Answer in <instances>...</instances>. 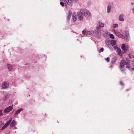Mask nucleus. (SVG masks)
<instances>
[{"instance_id": "obj_29", "label": "nucleus", "mask_w": 134, "mask_h": 134, "mask_svg": "<svg viewBox=\"0 0 134 134\" xmlns=\"http://www.w3.org/2000/svg\"><path fill=\"white\" fill-rule=\"evenodd\" d=\"M118 26V25L117 24H114L113 25V28H115L117 27Z\"/></svg>"}, {"instance_id": "obj_37", "label": "nucleus", "mask_w": 134, "mask_h": 134, "mask_svg": "<svg viewBox=\"0 0 134 134\" xmlns=\"http://www.w3.org/2000/svg\"><path fill=\"white\" fill-rule=\"evenodd\" d=\"M13 100H9V103L10 104L12 103Z\"/></svg>"}, {"instance_id": "obj_3", "label": "nucleus", "mask_w": 134, "mask_h": 134, "mask_svg": "<svg viewBox=\"0 0 134 134\" xmlns=\"http://www.w3.org/2000/svg\"><path fill=\"white\" fill-rule=\"evenodd\" d=\"M82 33L84 35H94V31H88L86 29H85L82 31Z\"/></svg>"}, {"instance_id": "obj_1", "label": "nucleus", "mask_w": 134, "mask_h": 134, "mask_svg": "<svg viewBox=\"0 0 134 134\" xmlns=\"http://www.w3.org/2000/svg\"><path fill=\"white\" fill-rule=\"evenodd\" d=\"M61 1L60 4L63 7L64 5L65 4H67L70 6H72L73 5V3L77 2L78 0H60Z\"/></svg>"}, {"instance_id": "obj_24", "label": "nucleus", "mask_w": 134, "mask_h": 134, "mask_svg": "<svg viewBox=\"0 0 134 134\" xmlns=\"http://www.w3.org/2000/svg\"><path fill=\"white\" fill-rule=\"evenodd\" d=\"M117 60V58L115 57H114L112 59L111 63H115Z\"/></svg>"}, {"instance_id": "obj_11", "label": "nucleus", "mask_w": 134, "mask_h": 134, "mask_svg": "<svg viewBox=\"0 0 134 134\" xmlns=\"http://www.w3.org/2000/svg\"><path fill=\"white\" fill-rule=\"evenodd\" d=\"M124 15L123 14H121L119 16V20L122 22H123L124 21Z\"/></svg>"}, {"instance_id": "obj_5", "label": "nucleus", "mask_w": 134, "mask_h": 134, "mask_svg": "<svg viewBox=\"0 0 134 134\" xmlns=\"http://www.w3.org/2000/svg\"><path fill=\"white\" fill-rule=\"evenodd\" d=\"M77 16L78 19L80 20H82L83 19L84 16L81 11H78L77 13Z\"/></svg>"}, {"instance_id": "obj_33", "label": "nucleus", "mask_w": 134, "mask_h": 134, "mask_svg": "<svg viewBox=\"0 0 134 134\" xmlns=\"http://www.w3.org/2000/svg\"><path fill=\"white\" fill-rule=\"evenodd\" d=\"M105 59L108 62H109L110 61L109 58V57H107V58H105Z\"/></svg>"}, {"instance_id": "obj_9", "label": "nucleus", "mask_w": 134, "mask_h": 134, "mask_svg": "<svg viewBox=\"0 0 134 134\" xmlns=\"http://www.w3.org/2000/svg\"><path fill=\"white\" fill-rule=\"evenodd\" d=\"M9 83L7 82H4L2 85V88L3 89H5L7 88L9 86Z\"/></svg>"}, {"instance_id": "obj_34", "label": "nucleus", "mask_w": 134, "mask_h": 134, "mask_svg": "<svg viewBox=\"0 0 134 134\" xmlns=\"http://www.w3.org/2000/svg\"><path fill=\"white\" fill-rule=\"evenodd\" d=\"M3 115V114L2 113V110H0V116H2Z\"/></svg>"}, {"instance_id": "obj_40", "label": "nucleus", "mask_w": 134, "mask_h": 134, "mask_svg": "<svg viewBox=\"0 0 134 134\" xmlns=\"http://www.w3.org/2000/svg\"><path fill=\"white\" fill-rule=\"evenodd\" d=\"M15 129H17V127H15Z\"/></svg>"}, {"instance_id": "obj_6", "label": "nucleus", "mask_w": 134, "mask_h": 134, "mask_svg": "<svg viewBox=\"0 0 134 134\" xmlns=\"http://www.w3.org/2000/svg\"><path fill=\"white\" fill-rule=\"evenodd\" d=\"M13 109V107L10 106L6 108L4 110V112L5 113H9Z\"/></svg>"}, {"instance_id": "obj_15", "label": "nucleus", "mask_w": 134, "mask_h": 134, "mask_svg": "<svg viewBox=\"0 0 134 134\" xmlns=\"http://www.w3.org/2000/svg\"><path fill=\"white\" fill-rule=\"evenodd\" d=\"M125 61L124 60H122L120 64V68L123 67L125 64Z\"/></svg>"}, {"instance_id": "obj_22", "label": "nucleus", "mask_w": 134, "mask_h": 134, "mask_svg": "<svg viewBox=\"0 0 134 134\" xmlns=\"http://www.w3.org/2000/svg\"><path fill=\"white\" fill-rule=\"evenodd\" d=\"M10 95L9 94H6L4 96L3 99L4 100H7L8 98H9Z\"/></svg>"}, {"instance_id": "obj_13", "label": "nucleus", "mask_w": 134, "mask_h": 134, "mask_svg": "<svg viewBox=\"0 0 134 134\" xmlns=\"http://www.w3.org/2000/svg\"><path fill=\"white\" fill-rule=\"evenodd\" d=\"M111 40H105V42L107 45V47H109V45L111 44Z\"/></svg>"}, {"instance_id": "obj_10", "label": "nucleus", "mask_w": 134, "mask_h": 134, "mask_svg": "<svg viewBox=\"0 0 134 134\" xmlns=\"http://www.w3.org/2000/svg\"><path fill=\"white\" fill-rule=\"evenodd\" d=\"M112 6L111 5H108L107 7V13H110L111 12Z\"/></svg>"}, {"instance_id": "obj_26", "label": "nucleus", "mask_w": 134, "mask_h": 134, "mask_svg": "<svg viewBox=\"0 0 134 134\" xmlns=\"http://www.w3.org/2000/svg\"><path fill=\"white\" fill-rule=\"evenodd\" d=\"M126 38V41H128L129 40V35L128 33H127L125 35Z\"/></svg>"}, {"instance_id": "obj_31", "label": "nucleus", "mask_w": 134, "mask_h": 134, "mask_svg": "<svg viewBox=\"0 0 134 134\" xmlns=\"http://www.w3.org/2000/svg\"><path fill=\"white\" fill-rule=\"evenodd\" d=\"M122 68H120V69L121 70V71L123 73H124L125 74H126V73L125 72V70L122 69Z\"/></svg>"}, {"instance_id": "obj_19", "label": "nucleus", "mask_w": 134, "mask_h": 134, "mask_svg": "<svg viewBox=\"0 0 134 134\" xmlns=\"http://www.w3.org/2000/svg\"><path fill=\"white\" fill-rule=\"evenodd\" d=\"M118 37L122 38H125V37L122 34L119 33V32H118L117 34L116 35Z\"/></svg>"}, {"instance_id": "obj_32", "label": "nucleus", "mask_w": 134, "mask_h": 134, "mask_svg": "<svg viewBox=\"0 0 134 134\" xmlns=\"http://www.w3.org/2000/svg\"><path fill=\"white\" fill-rule=\"evenodd\" d=\"M3 125V122L0 121V128Z\"/></svg>"}, {"instance_id": "obj_16", "label": "nucleus", "mask_w": 134, "mask_h": 134, "mask_svg": "<svg viewBox=\"0 0 134 134\" xmlns=\"http://www.w3.org/2000/svg\"><path fill=\"white\" fill-rule=\"evenodd\" d=\"M17 123V122H16L15 120H13L10 126L11 127H14L16 125Z\"/></svg>"}, {"instance_id": "obj_36", "label": "nucleus", "mask_w": 134, "mask_h": 134, "mask_svg": "<svg viewBox=\"0 0 134 134\" xmlns=\"http://www.w3.org/2000/svg\"><path fill=\"white\" fill-rule=\"evenodd\" d=\"M104 50V49L103 48H101L100 49V51L102 52H103V51Z\"/></svg>"}, {"instance_id": "obj_25", "label": "nucleus", "mask_w": 134, "mask_h": 134, "mask_svg": "<svg viewBox=\"0 0 134 134\" xmlns=\"http://www.w3.org/2000/svg\"><path fill=\"white\" fill-rule=\"evenodd\" d=\"M117 52L118 54L119 55L121 54V50L120 48H117Z\"/></svg>"}, {"instance_id": "obj_27", "label": "nucleus", "mask_w": 134, "mask_h": 134, "mask_svg": "<svg viewBox=\"0 0 134 134\" xmlns=\"http://www.w3.org/2000/svg\"><path fill=\"white\" fill-rule=\"evenodd\" d=\"M109 36L112 39H114V36L113 34H109Z\"/></svg>"}, {"instance_id": "obj_2", "label": "nucleus", "mask_w": 134, "mask_h": 134, "mask_svg": "<svg viewBox=\"0 0 134 134\" xmlns=\"http://www.w3.org/2000/svg\"><path fill=\"white\" fill-rule=\"evenodd\" d=\"M83 13V15L86 17L90 18L92 16L90 12L88 10L82 8L80 10Z\"/></svg>"}, {"instance_id": "obj_39", "label": "nucleus", "mask_w": 134, "mask_h": 134, "mask_svg": "<svg viewBox=\"0 0 134 134\" xmlns=\"http://www.w3.org/2000/svg\"><path fill=\"white\" fill-rule=\"evenodd\" d=\"M132 10L133 11V13H134V8H133L132 9Z\"/></svg>"}, {"instance_id": "obj_42", "label": "nucleus", "mask_w": 134, "mask_h": 134, "mask_svg": "<svg viewBox=\"0 0 134 134\" xmlns=\"http://www.w3.org/2000/svg\"><path fill=\"white\" fill-rule=\"evenodd\" d=\"M80 37H82V36H80Z\"/></svg>"}, {"instance_id": "obj_8", "label": "nucleus", "mask_w": 134, "mask_h": 134, "mask_svg": "<svg viewBox=\"0 0 134 134\" xmlns=\"http://www.w3.org/2000/svg\"><path fill=\"white\" fill-rule=\"evenodd\" d=\"M12 119V118H11L9 121H8L2 127V129H4L7 127L11 122Z\"/></svg>"}, {"instance_id": "obj_41", "label": "nucleus", "mask_w": 134, "mask_h": 134, "mask_svg": "<svg viewBox=\"0 0 134 134\" xmlns=\"http://www.w3.org/2000/svg\"><path fill=\"white\" fill-rule=\"evenodd\" d=\"M128 90H128V89H127V90H126V91H128Z\"/></svg>"}, {"instance_id": "obj_17", "label": "nucleus", "mask_w": 134, "mask_h": 134, "mask_svg": "<svg viewBox=\"0 0 134 134\" xmlns=\"http://www.w3.org/2000/svg\"><path fill=\"white\" fill-rule=\"evenodd\" d=\"M72 15V12L71 10H69L68 12L67 16V19L69 20Z\"/></svg>"}, {"instance_id": "obj_20", "label": "nucleus", "mask_w": 134, "mask_h": 134, "mask_svg": "<svg viewBox=\"0 0 134 134\" xmlns=\"http://www.w3.org/2000/svg\"><path fill=\"white\" fill-rule=\"evenodd\" d=\"M76 14L75 12H74L73 13L72 15V19L74 21H75L77 20L76 18Z\"/></svg>"}, {"instance_id": "obj_28", "label": "nucleus", "mask_w": 134, "mask_h": 134, "mask_svg": "<svg viewBox=\"0 0 134 134\" xmlns=\"http://www.w3.org/2000/svg\"><path fill=\"white\" fill-rule=\"evenodd\" d=\"M113 31L114 33L116 34V35L119 32L117 30L115 29L113 30Z\"/></svg>"}, {"instance_id": "obj_21", "label": "nucleus", "mask_w": 134, "mask_h": 134, "mask_svg": "<svg viewBox=\"0 0 134 134\" xmlns=\"http://www.w3.org/2000/svg\"><path fill=\"white\" fill-rule=\"evenodd\" d=\"M7 67L8 68V70L9 71H11L12 69V67L11 65L10 64H7Z\"/></svg>"}, {"instance_id": "obj_23", "label": "nucleus", "mask_w": 134, "mask_h": 134, "mask_svg": "<svg viewBox=\"0 0 134 134\" xmlns=\"http://www.w3.org/2000/svg\"><path fill=\"white\" fill-rule=\"evenodd\" d=\"M111 44L112 46H115L116 44V41L114 40H111Z\"/></svg>"}, {"instance_id": "obj_4", "label": "nucleus", "mask_w": 134, "mask_h": 134, "mask_svg": "<svg viewBox=\"0 0 134 134\" xmlns=\"http://www.w3.org/2000/svg\"><path fill=\"white\" fill-rule=\"evenodd\" d=\"M104 26V23H103L101 21L98 22L97 24L96 27V29L98 31L100 28L103 27Z\"/></svg>"}, {"instance_id": "obj_35", "label": "nucleus", "mask_w": 134, "mask_h": 134, "mask_svg": "<svg viewBox=\"0 0 134 134\" xmlns=\"http://www.w3.org/2000/svg\"><path fill=\"white\" fill-rule=\"evenodd\" d=\"M114 49L116 50V49H117V48H118V47L117 46H115L114 47Z\"/></svg>"}, {"instance_id": "obj_14", "label": "nucleus", "mask_w": 134, "mask_h": 134, "mask_svg": "<svg viewBox=\"0 0 134 134\" xmlns=\"http://www.w3.org/2000/svg\"><path fill=\"white\" fill-rule=\"evenodd\" d=\"M132 66L128 67V68L131 71H133L134 70V61H133L132 63Z\"/></svg>"}, {"instance_id": "obj_12", "label": "nucleus", "mask_w": 134, "mask_h": 134, "mask_svg": "<svg viewBox=\"0 0 134 134\" xmlns=\"http://www.w3.org/2000/svg\"><path fill=\"white\" fill-rule=\"evenodd\" d=\"M126 65L127 66V67L130 66V60L128 58L126 59V60L125 61Z\"/></svg>"}, {"instance_id": "obj_30", "label": "nucleus", "mask_w": 134, "mask_h": 134, "mask_svg": "<svg viewBox=\"0 0 134 134\" xmlns=\"http://www.w3.org/2000/svg\"><path fill=\"white\" fill-rule=\"evenodd\" d=\"M129 58H132V57H134L132 54H131V53H130V54H129Z\"/></svg>"}, {"instance_id": "obj_18", "label": "nucleus", "mask_w": 134, "mask_h": 134, "mask_svg": "<svg viewBox=\"0 0 134 134\" xmlns=\"http://www.w3.org/2000/svg\"><path fill=\"white\" fill-rule=\"evenodd\" d=\"M23 109L22 108H20L16 111L14 115L16 116V115L19 114L21 111L23 110Z\"/></svg>"}, {"instance_id": "obj_38", "label": "nucleus", "mask_w": 134, "mask_h": 134, "mask_svg": "<svg viewBox=\"0 0 134 134\" xmlns=\"http://www.w3.org/2000/svg\"><path fill=\"white\" fill-rule=\"evenodd\" d=\"M120 84L121 85H123V83L122 82V81H120Z\"/></svg>"}, {"instance_id": "obj_7", "label": "nucleus", "mask_w": 134, "mask_h": 134, "mask_svg": "<svg viewBox=\"0 0 134 134\" xmlns=\"http://www.w3.org/2000/svg\"><path fill=\"white\" fill-rule=\"evenodd\" d=\"M121 48L124 53L126 52L128 49V46L126 45L125 44H122L121 46Z\"/></svg>"}]
</instances>
